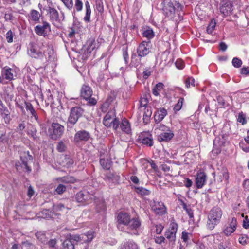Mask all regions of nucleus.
Masks as SVG:
<instances>
[{"instance_id": "nucleus-1", "label": "nucleus", "mask_w": 249, "mask_h": 249, "mask_svg": "<svg viewBox=\"0 0 249 249\" xmlns=\"http://www.w3.org/2000/svg\"><path fill=\"white\" fill-rule=\"evenodd\" d=\"M27 53L32 58L48 61L53 57L54 50L51 45L45 46L42 43L31 42L27 48Z\"/></svg>"}, {"instance_id": "nucleus-2", "label": "nucleus", "mask_w": 249, "mask_h": 249, "mask_svg": "<svg viewBox=\"0 0 249 249\" xmlns=\"http://www.w3.org/2000/svg\"><path fill=\"white\" fill-rule=\"evenodd\" d=\"M160 6L164 15L170 18H173L177 12L182 10V5L176 0H163Z\"/></svg>"}, {"instance_id": "nucleus-3", "label": "nucleus", "mask_w": 249, "mask_h": 249, "mask_svg": "<svg viewBox=\"0 0 249 249\" xmlns=\"http://www.w3.org/2000/svg\"><path fill=\"white\" fill-rule=\"evenodd\" d=\"M223 213L221 209L218 207L213 208L208 215L207 227L210 229H213L220 221Z\"/></svg>"}, {"instance_id": "nucleus-4", "label": "nucleus", "mask_w": 249, "mask_h": 249, "mask_svg": "<svg viewBox=\"0 0 249 249\" xmlns=\"http://www.w3.org/2000/svg\"><path fill=\"white\" fill-rule=\"evenodd\" d=\"M84 113L83 108L80 107H75L71 108L70 114L67 121L68 128H72L82 117Z\"/></svg>"}, {"instance_id": "nucleus-5", "label": "nucleus", "mask_w": 249, "mask_h": 249, "mask_svg": "<svg viewBox=\"0 0 249 249\" xmlns=\"http://www.w3.org/2000/svg\"><path fill=\"white\" fill-rule=\"evenodd\" d=\"M64 126L58 123H52L48 131L51 139L56 140L60 138L64 134Z\"/></svg>"}, {"instance_id": "nucleus-6", "label": "nucleus", "mask_w": 249, "mask_h": 249, "mask_svg": "<svg viewBox=\"0 0 249 249\" xmlns=\"http://www.w3.org/2000/svg\"><path fill=\"white\" fill-rule=\"evenodd\" d=\"M178 224L174 222H171L169 229L166 231L164 234L165 238L169 241V245L172 248L175 244L176 233L178 230Z\"/></svg>"}, {"instance_id": "nucleus-7", "label": "nucleus", "mask_w": 249, "mask_h": 249, "mask_svg": "<svg viewBox=\"0 0 249 249\" xmlns=\"http://www.w3.org/2000/svg\"><path fill=\"white\" fill-rule=\"evenodd\" d=\"M47 15L49 18V20L52 24L56 26V24L60 23V19L58 11L53 7V4L51 3L46 8Z\"/></svg>"}, {"instance_id": "nucleus-8", "label": "nucleus", "mask_w": 249, "mask_h": 249, "mask_svg": "<svg viewBox=\"0 0 249 249\" xmlns=\"http://www.w3.org/2000/svg\"><path fill=\"white\" fill-rule=\"evenodd\" d=\"M75 199L81 205L85 206L91 202L92 198L88 192L80 191L75 195Z\"/></svg>"}, {"instance_id": "nucleus-9", "label": "nucleus", "mask_w": 249, "mask_h": 249, "mask_svg": "<svg viewBox=\"0 0 249 249\" xmlns=\"http://www.w3.org/2000/svg\"><path fill=\"white\" fill-rule=\"evenodd\" d=\"M16 71L9 67L5 66L2 69L1 76H0V83H4V80H7L8 81H12L14 79Z\"/></svg>"}, {"instance_id": "nucleus-10", "label": "nucleus", "mask_w": 249, "mask_h": 249, "mask_svg": "<svg viewBox=\"0 0 249 249\" xmlns=\"http://www.w3.org/2000/svg\"><path fill=\"white\" fill-rule=\"evenodd\" d=\"M151 45L150 41H143L138 46L137 53L139 56L144 57L151 52Z\"/></svg>"}, {"instance_id": "nucleus-11", "label": "nucleus", "mask_w": 249, "mask_h": 249, "mask_svg": "<svg viewBox=\"0 0 249 249\" xmlns=\"http://www.w3.org/2000/svg\"><path fill=\"white\" fill-rule=\"evenodd\" d=\"M78 239L77 235H70L62 244L63 249H75Z\"/></svg>"}, {"instance_id": "nucleus-12", "label": "nucleus", "mask_w": 249, "mask_h": 249, "mask_svg": "<svg viewBox=\"0 0 249 249\" xmlns=\"http://www.w3.org/2000/svg\"><path fill=\"white\" fill-rule=\"evenodd\" d=\"M35 33L39 36L46 37L48 36V33L51 32V27L48 22L43 21V25H38L34 28Z\"/></svg>"}, {"instance_id": "nucleus-13", "label": "nucleus", "mask_w": 249, "mask_h": 249, "mask_svg": "<svg viewBox=\"0 0 249 249\" xmlns=\"http://www.w3.org/2000/svg\"><path fill=\"white\" fill-rule=\"evenodd\" d=\"M90 138L89 132L85 130H81L76 132L74 136V142L77 143L83 142H88Z\"/></svg>"}, {"instance_id": "nucleus-14", "label": "nucleus", "mask_w": 249, "mask_h": 249, "mask_svg": "<svg viewBox=\"0 0 249 249\" xmlns=\"http://www.w3.org/2000/svg\"><path fill=\"white\" fill-rule=\"evenodd\" d=\"M141 221L138 218H130L129 222L125 226L124 230H125L127 232H130L131 231L136 230L140 228L141 226Z\"/></svg>"}, {"instance_id": "nucleus-15", "label": "nucleus", "mask_w": 249, "mask_h": 249, "mask_svg": "<svg viewBox=\"0 0 249 249\" xmlns=\"http://www.w3.org/2000/svg\"><path fill=\"white\" fill-rule=\"evenodd\" d=\"M153 211L157 214L162 215L166 212V208L164 204L161 202L153 201L150 203Z\"/></svg>"}, {"instance_id": "nucleus-16", "label": "nucleus", "mask_w": 249, "mask_h": 249, "mask_svg": "<svg viewBox=\"0 0 249 249\" xmlns=\"http://www.w3.org/2000/svg\"><path fill=\"white\" fill-rule=\"evenodd\" d=\"M232 4L229 1H223L220 6L219 10L221 14L224 16L230 15L233 10Z\"/></svg>"}, {"instance_id": "nucleus-17", "label": "nucleus", "mask_w": 249, "mask_h": 249, "mask_svg": "<svg viewBox=\"0 0 249 249\" xmlns=\"http://www.w3.org/2000/svg\"><path fill=\"white\" fill-rule=\"evenodd\" d=\"M130 215L126 213H120L117 216V219L118 222V228L122 230V225L124 226V228L127 224V222H129Z\"/></svg>"}, {"instance_id": "nucleus-18", "label": "nucleus", "mask_w": 249, "mask_h": 249, "mask_svg": "<svg viewBox=\"0 0 249 249\" xmlns=\"http://www.w3.org/2000/svg\"><path fill=\"white\" fill-rule=\"evenodd\" d=\"M207 175L203 172H198L196 177L195 183L197 188H202L206 182Z\"/></svg>"}, {"instance_id": "nucleus-19", "label": "nucleus", "mask_w": 249, "mask_h": 249, "mask_svg": "<svg viewBox=\"0 0 249 249\" xmlns=\"http://www.w3.org/2000/svg\"><path fill=\"white\" fill-rule=\"evenodd\" d=\"M78 237V244L88 243L91 242L93 239L94 232L89 231L86 233L82 234L81 235H77Z\"/></svg>"}, {"instance_id": "nucleus-20", "label": "nucleus", "mask_w": 249, "mask_h": 249, "mask_svg": "<svg viewBox=\"0 0 249 249\" xmlns=\"http://www.w3.org/2000/svg\"><path fill=\"white\" fill-rule=\"evenodd\" d=\"M229 178L227 170L223 169L218 173L216 180L218 183H220L222 185H226L228 183Z\"/></svg>"}, {"instance_id": "nucleus-21", "label": "nucleus", "mask_w": 249, "mask_h": 249, "mask_svg": "<svg viewBox=\"0 0 249 249\" xmlns=\"http://www.w3.org/2000/svg\"><path fill=\"white\" fill-rule=\"evenodd\" d=\"M92 93L93 91L90 87L86 84L82 86L80 91L81 97L88 101V99L91 97Z\"/></svg>"}, {"instance_id": "nucleus-22", "label": "nucleus", "mask_w": 249, "mask_h": 249, "mask_svg": "<svg viewBox=\"0 0 249 249\" xmlns=\"http://www.w3.org/2000/svg\"><path fill=\"white\" fill-rule=\"evenodd\" d=\"M0 114L4 119L6 124H9L11 120L10 112L0 99Z\"/></svg>"}, {"instance_id": "nucleus-23", "label": "nucleus", "mask_w": 249, "mask_h": 249, "mask_svg": "<svg viewBox=\"0 0 249 249\" xmlns=\"http://www.w3.org/2000/svg\"><path fill=\"white\" fill-rule=\"evenodd\" d=\"M112 118L113 120L110 123V127L111 126L114 130L118 131L119 129L120 121L119 119L116 117L114 109L110 110V120Z\"/></svg>"}, {"instance_id": "nucleus-24", "label": "nucleus", "mask_w": 249, "mask_h": 249, "mask_svg": "<svg viewBox=\"0 0 249 249\" xmlns=\"http://www.w3.org/2000/svg\"><path fill=\"white\" fill-rule=\"evenodd\" d=\"M20 159L23 165L25 166L27 171L30 172L31 171V168L28 165V162L29 160H32V156L30 154L29 151L24 152L23 154L20 156Z\"/></svg>"}, {"instance_id": "nucleus-25", "label": "nucleus", "mask_w": 249, "mask_h": 249, "mask_svg": "<svg viewBox=\"0 0 249 249\" xmlns=\"http://www.w3.org/2000/svg\"><path fill=\"white\" fill-rule=\"evenodd\" d=\"M142 143L146 146L151 147L153 145V138L149 132H143L142 134Z\"/></svg>"}, {"instance_id": "nucleus-26", "label": "nucleus", "mask_w": 249, "mask_h": 249, "mask_svg": "<svg viewBox=\"0 0 249 249\" xmlns=\"http://www.w3.org/2000/svg\"><path fill=\"white\" fill-rule=\"evenodd\" d=\"M167 110L164 108H160L155 113L154 119L156 122L160 123L167 115Z\"/></svg>"}, {"instance_id": "nucleus-27", "label": "nucleus", "mask_w": 249, "mask_h": 249, "mask_svg": "<svg viewBox=\"0 0 249 249\" xmlns=\"http://www.w3.org/2000/svg\"><path fill=\"white\" fill-rule=\"evenodd\" d=\"M174 134L170 129L166 131L161 133L159 136V140L160 141H168L174 136Z\"/></svg>"}, {"instance_id": "nucleus-28", "label": "nucleus", "mask_w": 249, "mask_h": 249, "mask_svg": "<svg viewBox=\"0 0 249 249\" xmlns=\"http://www.w3.org/2000/svg\"><path fill=\"white\" fill-rule=\"evenodd\" d=\"M67 209L65 206L61 203L53 204L52 207V212L55 215H60L65 209Z\"/></svg>"}, {"instance_id": "nucleus-29", "label": "nucleus", "mask_w": 249, "mask_h": 249, "mask_svg": "<svg viewBox=\"0 0 249 249\" xmlns=\"http://www.w3.org/2000/svg\"><path fill=\"white\" fill-rule=\"evenodd\" d=\"M121 249H139L138 245L133 240H128L124 242L122 246Z\"/></svg>"}, {"instance_id": "nucleus-30", "label": "nucleus", "mask_w": 249, "mask_h": 249, "mask_svg": "<svg viewBox=\"0 0 249 249\" xmlns=\"http://www.w3.org/2000/svg\"><path fill=\"white\" fill-rule=\"evenodd\" d=\"M13 13L14 11L12 10L11 8H8L6 9L4 16L6 21L13 23V21L15 20V17L13 15Z\"/></svg>"}, {"instance_id": "nucleus-31", "label": "nucleus", "mask_w": 249, "mask_h": 249, "mask_svg": "<svg viewBox=\"0 0 249 249\" xmlns=\"http://www.w3.org/2000/svg\"><path fill=\"white\" fill-rule=\"evenodd\" d=\"M120 128L122 131L126 133L130 134L131 132V129L129 122L125 119H124L122 121L120 124Z\"/></svg>"}, {"instance_id": "nucleus-32", "label": "nucleus", "mask_w": 249, "mask_h": 249, "mask_svg": "<svg viewBox=\"0 0 249 249\" xmlns=\"http://www.w3.org/2000/svg\"><path fill=\"white\" fill-rule=\"evenodd\" d=\"M25 108L28 112H29L31 114V117H34L36 121L38 120V117L35 109H34L33 105L30 102L25 103Z\"/></svg>"}, {"instance_id": "nucleus-33", "label": "nucleus", "mask_w": 249, "mask_h": 249, "mask_svg": "<svg viewBox=\"0 0 249 249\" xmlns=\"http://www.w3.org/2000/svg\"><path fill=\"white\" fill-rule=\"evenodd\" d=\"M26 102L24 98L21 96L17 97L15 99V104L17 107L20 109L22 113H25L24 105H25Z\"/></svg>"}, {"instance_id": "nucleus-34", "label": "nucleus", "mask_w": 249, "mask_h": 249, "mask_svg": "<svg viewBox=\"0 0 249 249\" xmlns=\"http://www.w3.org/2000/svg\"><path fill=\"white\" fill-rule=\"evenodd\" d=\"M142 57L139 56L138 54H136L134 53L132 54L131 57V63L130 64L132 66L134 67H137L141 64V58Z\"/></svg>"}, {"instance_id": "nucleus-35", "label": "nucleus", "mask_w": 249, "mask_h": 249, "mask_svg": "<svg viewBox=\"0 0 249 249\" xmlns=\"http://www.w3.org/2000/svg\"><path fill=\"white\" fill-rule=\"evenodd\" d=\"M56 180L58 181H60L65 183H73L76 181V178L71 176H67L58 178Z\"/></svg>"}, {"instance_id": "nucleus-36", "label": "nucleus", "mask_w": 249, "mask_h": 249, "mask_svg": "<svg viewBox=\"0 0 249 249\" xmlns=\"http://www.w3.org/2000/svg\"><path fill=\"white\" fill-rule=\"evenodd\" d=\"M85 4L86 8V14L84 18V19L85 22H89L91 14V9L90 4L88 1H86Z\"/></svg>"}, {"instance_id": "nucleus-37", "label": "nucleus", "mask_w": 249, "mask_h": 249, "mask_svg": "<svg viewBox=\"0 0 249 249\" xmlns=\"http://www.w3.org/2000/svg\"><path fill=\"white\" fill-rule=\"evenodd\" d=\"M142 35L143 36L147 38L148 39H150L154 37V33L152 28L146 27L143 29Z\"/></svg>"}, {"instance_id": "nucleus-38", "label": "nucleus", "mask_w": 249, "mask_h": 249, "mask_svg": "<svg viewBox=\"0 0 249 249\" xmlns=\"http://www.w3.org/2000/svg\"><path fill=\"white\" fill-rule=\"evenodd\" d=\"M100 164L103 169L105 170H109L108 158H105L103 155H100Z\"/></svg>"}, {"instance_id": "nucleus-39", "label": "nucleus", "mask_w": 249, "mask_h": 249, "mask_svg": "<svg viewBox=\"0 0 249 249\" xmlns=\"http://www.w3.org/2000/svg\"><path fill=\"white\" fill-rule=\"evenodd\" d=\"M244 141L240 143V146L244 152H249V136L245 138Z\"/></svg>"}, {"instance_id": "nucleus-40", "label": "nucleus", "mask_w": 249, "mask_h": 249, "mask_svg": "<svg viewBox=\"0 0 249 249\" xmlns=\"http://www.w3.org/2000/svg\"><path fill=\"white\" fill-rule=\"evenodd\" d=\"M164 85L162 83H159L154 87L152 89L153 94L158 96L159 95V93L163 89Z\"/></svg>"}, {"instance_id": "nucleus-41", "label": "nucleus", "mask_w": 249, "mask_h": 249, "mask_svg": "<svg viewBox=\"0 0 249 249\" xmlns=\"http://www.w3.org/2000/svg\"><path fill=\"white\" fill-rule=\"evenodd\" d=\"M123 56L125 64L129 62V55L128 53V46L127 45H124L122 48Z\"/></svg>"}, {"instance_id": "nucleus-42", "label": "nucleus", "mask_w": 249, "mask_h": 249, "mask_svg": "<svg viewBox=\"0 0 249 249\" xmlns=\"http://www.w3.org/2000/svg\"><path fill=\"white\" fill-rule=\"evenodd\" d=\"M135 191L139 194L143 195H148L150 193V191L143 187H135Z\"/></svg>"}, {"instance_id": "nucleus-43", "label": "nucleus", "mask_w": 249, "mask_h": 249, "mask_svg": "<svg viewBox=\"0 0 249 249\" xmlns=\"http://www.w3.org/2000/svg\"><path fill=\"white\" fill-rule=\"evenodd\" d=\"M36 236L38 239V240L42 243H45L47 241V238L46 237V234L42 232H37L36 234Z\"/></svg>"}, {"instance_id": "nucleus-44", "label": "nucleus", "mask_w": 249, "mask_h": 249, "mask_svg": "<svg viewBox=\"0 0 249 249\" xmlns=\"http://www.w3.org/2000/svg\"><path fill=\"white\" fill-rule=\"evenodd\" d=\"M30 14L32 20L36 22L39 21L40 14L38 11L35 10H32L31 11Z\"/></svg>"}, {"instance_id": "nucleus-45", "label": "nucleus", "mask_w": 249, "mask_h": 249, "mask_svg": "<svg viewBox=\"0 0 249 249\" xmlns=\"http://www.w3.org/2000/svg\"><path fill=\"white\" fill-rule=\"evenodd\" d=\"M14 36L15 33L12 30L10 29L7 31L5 36L8 43H11L13 42Z\"/></svg>"}, {"instance_id": "nucleus-46", "label": "nucleus", "mask_w": 249, "mask_h": 249, "mask_svg": "<svg viewBox=\"0 0 249 249\" xmlns=\"http://www.w3.org/2000/svg\"><path fill=\"white\" fill-rule=\"evenodd\" d=\"M215 21L214 20H212L207 28V33L209 34H212L215 29Z\"/></svg>"}, {"instance_id": "nucleus-47", "label": "nucleus", "mask_w": 249, "mask_h": 249, "mask_svg": "<svg viewBox=\"0 0 249 249\" xmlns=\"http://www.w3.org/2000/svg\"><path fill=\"white\" fill-rule=\"evenodd\" d=\"M66 186L62 184H59L55 189L54 192L58 195H62L66 191Z\"/></svg>"}, {"instance_id": "nucleus-48", "label": "nucleus", "mask_w": 249, "mask_h": 249, "mask_svg": "<svg viewBox=\"0 0 249 249\" xmlns=\"http://www.w3.org/2000/svg\"><path fill=\"white\" fill-rule=\"evenodd\" d=\"M95 5L97 10L99 13H102L104 11V6L102 0H96Z\"/></svg>"}, {"instance_id": "nucleus-49", "label": "nucleus", "mask_w": 249, "mask_h": 249, "mask_svg": "<svg viewBox=\"0 0 249 249\" xmlns=\"http://www.w3.org/2000/svg\"><path fill=\"white\" fill-rule=\"evenodd\" d=\"M27 134L31 135L34 140L37 139L38 138L37 131L36 129L33 126L28 130Z\"/></svg>"}, {"instance_id": "nucleus-50", "label": "nucleus", "mask_w": 249, "mask_h": 249, "mask_svg": "<svg viewBox=\"0 0 249 249\" xmlns=\"http://www.w3.org/2000/svg\"><path fill=\"white\" fill-rule=\"evenodd\" d=\"M184 101V99L183 98H180L177 104L174 107V110L175 112L178 111L180 110L182 107L183 103Z\"/></svg>"}, {"instance_id": "nucleus-51", "label": "nucleus", "mask_w": 249, "mask_h": 249, "mask_svg": "<svg viewBox=\"0 0 249 249\" xmlns=\"http://www.w3.org/2000/svg\"><path fill=\"white\" fill-rule=\"evenodd\" d=\"M65 7L69 10H71L73 7L72 0H60Z\"/></svg>"}, {"instance_id": "nucleus-52", "label": "nucleus", "mask_w": 249, "mask_h": 249, "mask_svg": "<svg viewBox=\"0 0 249 249\" xmlns=\"http://www.w3.org/2000/svg\"><path fill=\"white\" fill-rule=\"evenodd\" d=\"M152 114V111L150 107H145L143 114V120L148 121Z\"/></svg>"}, {"instance_id": "nucleus-53", "label": "nucleus", "mask_w": 249, "mask_h": 249, "mask_svg": "<svg viewBox=\"0 0 249 249\" xmlns=\"http://www.w3.org/2000/svg\"><path fill=\"white\" fill-rule=\"evenodd\" d=\"M232 64L235 68H238L241 66L242 61L240 59L237 57H234L232 60Z\"/></svg>"}, {"instance_id": "nucleus-54", "label": "nucleus", "mask_w": 249, "mask_h": 249, "mask_svg": "<svg viewBox=\"0 0 249 249\" xmlns=\"http://www.w3.org/2000/svg\"><path fill=\"white\" fill-rule=\"evenodd\" d=\"M82 0H75L74 7L77 12L81 11L83 9Z\"/></svg>"}, {"instance_id": "nucleus-55", "label": "nucleus", "mask_w": 249, "mask_h": 249, "mask_svg": "<svg viewBox=\"0 0 249 249\" xmlns=\"http://www.w3.org/2000/svg\"><path fill=\"white\" fill-rule=\"evenodd\" d=\"M87 51L89 53H91L96 47V43L94 41H89L87 42Z\"/></svg>"}, {"instance_id": "nucleus-56", "label": "nucleus", "mask_w": 249, "mask_h": 249, "mask_svg": "<svg viewBox=\"0 0 249 249\" xmlns=\"http://www.w3.org/2000/svg\"><path fill=\"white\" fill-rule=\"evenodd\" d=\"M195 79L194 78L191 77L187 78L185 80V86L186 88H189L190 86H195Z\"/></svg>"}, {"instance_id": "nucleus-57", "label": "nucleus", "mask_w": 249, "mask_h": 249, "mask_svg": "<svg viewBox=\"0 0 249 249\" xmlns=\"http://www.w3.org/2000/svg\"><path fill=\"white\" fill-rule=\"evenodd\" d=\"M237 122L241 123L242 124H244L246 123V116L243 113L241 112L239 113L237 118Z\"/></svg>"}, {"instance_id": "nucleus-58", "label": "nucleus", "mask_w": 249, "mask_h": 249, "mask_svg": "<svg viewBox=\"0 0 249 249\" xmlns=\"http://www.w3.org/2000/svg\"><path fill=\"white\" fill-rule=\"evenodd\" d=\"M14 95L10 94L7 91H4L3 94V98L7 102L9 101H12L13 99Z\"/></svg>"}, {"instance_id": "nucleus-59", "label": "nucleus", "mask_w": 249, "mask_h": 249, "mask_svg": "<svg viewBox=\"0 0 249 249\" xmlns=\"http://www.w3.org/2000/svg\"><path fill=\"white\" fill-rule=\"evenodd\" d=\"M217 101L218 102V106L220 107H224L226 106V102L222 96H217Z\"/></svg>"}, {"instance_id": "nucleus-60", "label": "nucleus", "mask_w": 249, "mask_h": 249, "mask_svg": "<svg viewBox=\"0 0 249 249\" xmlns=\"http://www.w3.org/2000/svg\"><path fill=\"white\" fill-rule=\"evenodd\" d=\"M66 148V146L64 142L61 141L58 143L56 149L59 152H62L65 151Z\"/></svg>"}, {"instance_id": "nucleus-61", "label": "nucleus", "mask_w": 249, "mask_h": 249, "mask_svg": "<svg viewBox=\"0 0 249 249\" xmlns=\"http://www.w3.org/2000/svg\"><path fill=\"white\" fill-rule=\"evenodd\" d=\"M108 108L109 102H107V101L104 103H103L102 106L101 107V109L102 112H106L107 111Z\"/></svg>"}, {"instance_id": "nucleus-62", "label": "nucleus", "mask_w": 249, "mask_h": 249, "mask_svg": "<svg viewBox=\"0 0 249 249\" xmlns=\"http://www.w3.org/2000/svg\"><path fill=\"white\" fill-rule=\"evenodd\" d=\"M183 209L186 211L189 217L190 218L193 217V212L192 210L190 208H188L185 204H183Z\"/></svg>"}, {"instance_id": "nucleus-63", "label": "nucleus", "mask_w": 249, "mask_h": 249, "mask_svg": "<svg viewBox=\"0 0 249 249\" xmlns=\"http://www.w3.org/2000/svg\"><path fill=\"white\" fill-rule=\"evenodd\" d=\"M175 65L178 69H182L184 66V62L180 59H178L175 63Z\"/></svg>"}, {"instance_id": "nucleus-64", "label": "nucleus", "mask_w": 249, "mask_h": 249, "mask_svg": "<svg viewBox=\"0 0 249 249\" xmlns=\"http://www.w3.org/2000/svg\"><path fill=\"white\" fill-rule=\"evenodd\" d=\"M26 127V122L25 121H20L18 126L17 127L18 130L22 131Z\"/></svg>"}]
</instances>
